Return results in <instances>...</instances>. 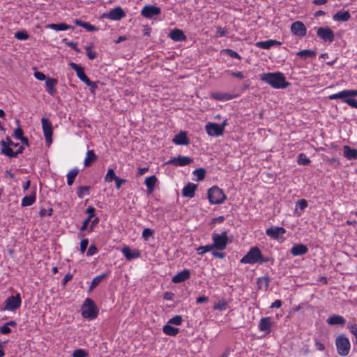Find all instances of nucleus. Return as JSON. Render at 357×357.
Masks as SVG:
<instances>
[{
	"label": "nucleus",
	"mask_w": 357,
	"mask_h": 357,
	"mask_svg": "<svg viewBox=\"0 0 357 357\" xmlns=\"http://www.w3.org/2000/svg\"><path fill=\"white\" fill-rule=\"evenodd\" d=\"M259 79L276 89H286L290 85V83L286 81L284 75L281 72L262 73L259 75Z\"/></svg>",
	"instance_id": "obj_1"
},
{
	"label": "nucleus",
	"mask_w": 357,
	"mask_h": 357,
	"mask_svg": "<svg viewBox=\"0 0 357 357\" xmlns=\"http://www.w3.org/2000/svg\"><path fill=\"white\" fill-rule=\"evenodd\" d=\"M213 244L210 245H202V254L209 252L213 249H216L218 250H223L226 248L227 245L229 243V239L227 237V232L224 231L220 234H215L213 233L212 235Z\"/></svg>",
	"instance_id": "obj_2"
},
{
	"label": "nucleus",
	"mask_w": 357,
	"mask_h": 357,
	"mask_svg": "<svg viewBox=\"0 0 357 357\" xmlns=\"http://www.w3.org/2000/svg\"><path fill=\"white\" fill-rule=\"evenodd\" d=\"M82 316L89 320H93L96 319L99 314V310L94 303V301L90 298H86L82 305L81 308Z\"/></svg>",
	"instance_id": "obj_3"
},
{
	"label": "nucleus",
	"mask_w": 357,
	"mask_h": 357,
	"mask_svg": "<svg viewBox=\"0 0 357 357\" xmlns=\"http://www.w3.org/2000/svg\"><path fill=\"white\" fill-rule=\"evenodd\" d=\"M337 352L341 356H347L351 349L349 339L344 334L339 335L335 340Z\"/></svg>",
	"instance_id": "obj_4"
},
{
	"label": "nucleus",
	"mask_w": 357,
	"mask_h": 357,
	"mask_svg": "<svg viewBox=\"0 0 357 357\" xmlns=\"http://www.w3.org/2000/svg\"><path fill=\"white\" fill-rule=\"evenodd\" d=\"M227 197L222 189L213 186L208 190V199L211 204H220Z\"/></svg>",
	"instance_id": "obj_5"
},
{
	"label": "nucleus",
	"mask_w": 357,
	"mask_h": 357,
	"mask_svg": "<svg viewBox=\"0 0 357 357\" xmlns=\"http://www.w3.org/2000/svg\"><path fill=\"white\" fill-rule=\"evenodd\" d=\"M261 257V252L258 247H252L241 259L242 264H255L258 263Z\"/></svg>",
	"instance_id": "obj_6"
},
{
	"label": "nucleus",
	"mask_w": 357,
	"mask_h": 357,
	"mask_svg": "<svg viewBox=\"0 0 357 357\" xmlns=\"http://www.w3.org/2000/svg\"><path fill=\"white\" fill-rule=\"evenodd\" d=\"M69 66L70 68L76 72L77 77L84 83H85L87 86H91V90L93 91L96 85L94 82L90 80V79L86 76L84 73V68L75 63L70 62L69 63Z\"/></svg>",
	"instance_id": "obj_7"
},
{
	"label": "nucleus",
	"mask_w": 357,
	"mask_h": 357,
	"mask_svg": "<svg viewBox=\"0 0 357 357\" xmlns=\"http://www.w3.org/2000/svg\"><path fill=\"white\" fill-rule=\"evenodd\" d=\"M22 304V298L18 293L15 296H8L5 301L3 310L7 311H15L18 309Z\"/></svg>",
	"instance_id": "obj_8"
},
{
	"label": "nucleus",
	"mask_w": 357,
	"mask_h": 357,
	"mask_svg": "<svg viewBox=\"0 0 357 357\" xmlns=\"http://www.w3.org/2000/svg\"><path fill=\"white\" fill-rule=\"evenodd\" d=\"M265 232L271 239L282 241L284 240L283 236L286 233V229L282 227H272L266 229Z\"/></svg>",
	"instance_id": "obj_9"
},
{
	"label": "nucleus",
	"mask_w": 357,
	"mask_h": 357,
	"mask_svg": "<svg viewBox=\"0 0 357 357\" xmlns=\"http://www.w3.org/2000/svg\"><path fill=\"white\" fill-rule=\"evenodd\" d=\"M126 15V14L125 11L120 6H117L113 9H111L109 11V13L103 14L104 17L109 19L111 20H114V21L121 20Z\"/></svg>",
	"instance_id": "obj_10"
},
{
	"label": "nucleus",
	"mask_w": 357,
	"mask_h": 357,
	"mask_svg": "<svg viewBox=\"0 0 357 357\" xmlns=\"http://www.w3.org/2000/svg\"><path fill=\"white\" fill-rule=\"evenodd\" d=\"M317 36L325 42L332 43L334 40V33L328 27H319L317 30Z\"/></svg>",
	"instance_id": "obj_11"
},
{
	"label": "nucleus",
	"mask_w": 357,
	"mask_h": 357,
	"mask_svg": "<svg viewBox=\"0 0 357 357\" xmlns=\"http://www.w3.org/2000/svg\"><path fill=\"white\" fill-rule=\"evenodd\" d=\"M291 31L294 35L299 38H303L306 35L307 29L303 22L301 21H296L291 24Z\"/></svg>",
	"instance_id": "obj_12"
},
{
	"label": "nucleus",
	"mask_w": 357,
	"mask_h": 357,
	"mask_svg": "<svg viewBox=\"0 0 357 357\" xmlns=\"http://www.w3.org/2000/svg\"><path fill=\"white\" fill-rule=\"evenodd\" d=\"M42 128L44 137L49 143L52 142V123L46 118L41 119Z\"/></svg>",
	"instance_id": "obj_13"
},
{
	"label": "nucleus",
	"mask_w": 357,
	"mask_h": 357,
	"mask_svg": "<svg viewBox=\"0 0 357 357\" xmlns=\"http://www.w3.org/2000/svg\"><path fill=\"white\" fill-rule=\"evenodd\" d=\"M160 8L155 6H146L141 11V15L146 18H152L153 17L160 14Z\"/></svg>",
	"instance_id": "obj_14"
},
{
	"label": "nucleus",
	"mask_w": 357,
	"mask_h": 357,
	"mask_svg": "<svg viewBox=\"0 0 357 357\" xmlns=\"http://www.w3.org/2000/svg\"><path fill=\"white\" fill-rule=\"evenodd\" d=\"M205 128L206 132L209 136L218 137L223 134L222 128L220 127L218 123H208Z\"/></svg>",
	"instance_id": "obj_15"
},
{
	"label": "nucleus",
	"mask_w": 357,
	"mask_h": 357,
	"mask_svg": "<svg viewBox=\"0 0 357 357\" xmlns=\"http://www.w3.org/2000/svg\"><path fill=\"white\" fill-rule=\"evenodd\" d=\"M192 162V159L188 156H178L172 158L167 163L172 164L175 166L183 167L189 165Z\"/></svg>",
	"instance_id": "obj_16"
},
{
	"label": "nucleus",
	"mask_w": 357,
	"mask_h": 357,
	"mask_svg": "<svg viewBox=\"0 0 357 357\" xmlns=\"http://www.w3.org/2000/svg\"><path fill=\"white\" fill-rule=\"evenodd\" d=\"M326 323L329 326H344L346 323V319L341 315L333 314L328 317Z\"/></svg>",
	"instance_id": "obj_17"
},
{
	"label": "nucleus",
	"mask_w": 357,
	"mask_h": 357,
	"mask_svg": "<svg viewBox=\"0 0 357 357\" xmlns=\"http://www.w3.org/2000/svg\"><path fill=\"white\" fill-rule=\"evenodd\" d=\"M273 324L271 321V317H263L259 321V323L258 324V329L260 331H264L266 332V333H270L271 331V327L273 326Z\"/></svg>",
	"instance_id": "obj_18"
},
{
	"label": "nucleus",
	"mask_w": 357,
	"mask_h": 357,
	"mask_svg": "<svg viewBox=\"0 0 357 357\" xmlns=\"http://www.w3.org/2000/svg\"><path fill=\"white\" fill-rule=\"evenodd\" d=\"M121 252L127 260H132L139 258L141 255V253L139 250H131L128 246L123 247Z\"/></svg>",
	"instance_id": "obj_19"
},
{
	"label": "nucleus",
	"mask_w": 357,
	"mask_h": 357,
	"mask_svg": "<svg viewBox=\"0 0 357 357\" xmlns=\"http://www.w3.org/2000/svg\"><path fill=\"white\" fill-rule=\"evenodd\" d=\"M290 252L291 254L294 257L301 256L307 253L308 248L304 244L297 243L291 247Z\"/></svg>",
	"instance_id": "obj_20"
},
{
	"label": "nucleus",
	"mask_w": 357,
	"mask_h": 357,
	"mask_svg": "<svg viewBox=\"0 0 357 357\" xmlns=\"http://www.w3.org/2000/svg\"><path fill=\"white\" fill-rule=\"evenodd\" d=\"M198 185L193 183H188L182 190V195L185 197L192 198L195 196V191Z\"/></svg>",
	"instance_id": "obj_21"
},
{
	"label": "nucleus",
	"mask_w": 357,
	"mask_h": 357,
	"mask_svg": "<svg viewBox=\"0 0 357 357\" xmlns=\"http://www.w3.org/2000/svg\"><path fill=\"white\" fill-rule=\"evenodd\" d=\"M172 142L177 145H188L190 142L187 137V132L181 131L176 134L172 139Z\"/></svg>",
	"instance_id": "obj_22"
},
{
	"label": "nucleus",
	"mask_w": 357,
	"mask_h": 357,
	"mask_svg": "<svg viewBox=\"0 0 357 357\" xmlns=\"http://www.w3.org/2000/svg\"><path fill=\"white\" fill-rule=\"evenodd\" d=\"M57 83L58 80L52 77H47L45 80L46 91L50 96H54L56 93L55 86Z\"/></svg>",
	"instance_id": "obj_23"
},
{
	"label": "nucleus",
	"mask_w": 357,
	"mask_h": 357,
	"mask_svg": "<svg viewBox=\"0 0 357 357\" xmlns=\"http://www.w3.org/2000/svg\"><path fill=\"white\" fill-rule=\"evenodd\" d=\"M36 200V187L31 191V195L24 197L22 199L21 205L22 206H29L35 203Z\"/></svg>",
	"instance_id": "obj_24"
},
{
	"label": "nucleus",
	"mask_w": 357,
	"mask_h": 357,
	"mask_svg": "<svg viewBox=\"0 0 357 357\" xmlns=\"http://www.w3.org/2000/svg\"><path fill=\"white\" fill-rule=\"evenodd\" d=\"M212 97L219 101H227L236 98L237 96L229 93L215 92L212 93Z\"/></svg>",
	"instance_id": "obj_25"
},
{
	"label": "nucleus",
	"mask_w": 357,
	"mask_h": 357,
	"mask_svg": "<svg viewBox=\"0 0 357 357\" xmlns=\"http://www.w3.org/2000/svg\"><path fill=\"white\" fill-rule=\"evenodd\" d=\"M190 273L188 269H184L182 271L175 275L172 280L174 283H180L190 278Z\"/></svg>",
	"instance_id": "obj_26"
},
{
	"label": "nucleus",
	"mask_w": 357,
	"mask_h": 357,
	"mask_svg": "<svg viewBox=\"0 0 357 357\" xmlns=\"http://www.w3.org/2000/svg\"><path fill=\"white\" fill-rule=\"evenodd\" d=\"M98 159L97 155L95 153L93 150H88L86 153V157L84 158V166L86 167H91L93 162H95Z\"/></svg>",
	"instance_id": "obj_27"
},
{
	"label": "nucleus",
	"mask_w": 357,
	"mask_h": 357,
	"mask_svg": "<svg viewBox=\"0 0 357 357\" xmlns=\"http://www.w3.org/2000/svg\"><path fill=\"white\" fill-rule=\"evenodd\" d=\"M46 28L50 29L56 31H66V30H73L74 27L71 25H68L66 23H59V24H49L46 25Z\"/></svg>",
	"instance_id": "obj_28"
},
{
	"label": "nucleus",
	"mask_w": 357,
	"mask_h": 357,
	"mask_svg": "<svg viewBox=\"0 0 357 357\" xmlns=\"http://www.w3.org/2000/svg\"><path fill=\"white\" fill-rule=\"evenodd\" d=\"M343 155L348 160L357 159V149H351L349 146L345 145L343 147Z\"/></svg>",
	"instance_id": "obj_29"
},
{
	"label": "nucleus",
	"mask_w": 357,
	"mask_h": 357,
	"mask_svg": "<svg viewBox=\"0 0 357 357\" xmlns=\"http://www.w3.org/2000/svg\"><path fill=\"white\" fill-rule=\"evenodd\" d=\"M351 18L349 11H339L333 16V20L335 22H347Z\"/></svg>",
	"instance_id": "obj_30"
},
{
	"label": "nucleus",
	"mask_w": 357,
	"mask_h": 357,
	"mask_svg": "<svg viewBox=\"0 0 357 357\" xmlns=\"http://www.w3.org/2000/svg\"><path fill=\"white\" fill-rule=\"evenodd\" d=\"M169 37L172 40L176 42L185 40L186 38L183 31L178 29L172 30L169 33Z\"/></svg>",
	"instance_id": "obj_31"
},
{
	"label": "nucleus",
	"mask_w": 357,
	"mask_h": 357,
	"mask_svg": "<svg viewBox=\"0 0 357 357\" xmlns=\"http://www.w3.org/2000/svg\"><path fill=\"white\" fill-rule=\"evenodd\" d=\"M275 45H280V43L275 40H268L266 41L257 42L255 46L259 48L268 50Z\"/></svg>",
	"instance_id": "obj_32"
},
{
	"label": "nucleus",
	"mask_w": 357,
	"mask_h": 357,
	"mask_svg": "<svg viewBox=\"0 0 357 357\" xmlns=\"http://www.w3.org/2000/svg\"><path fill=\"white\" fill-rule=\"evenodd\" d=\"M1 145L2 146V150L1 153L10 157V158H15L17 156V153H15V151H13V150L7 146V143L6 141H1Z\"/></svg>",
	"instance_id": "obj_33"
},
{
	"label": "nucleus",
	"mask_w": 357,
	"mask_h": 357,
	"mask_svg": "<svg viewBox=\"0 0 357 357\" xmlns=\"http://www.w3.org/2000/svg\"><path fill=\"white\" fill-rule=\"evenodd\" d=\"M74 23L75 24L86 29L88 31H95L98 30L97 27L94 26L89 22H83L79 19H75L74 20Z\"/></svg>",
	"instance_id": "obj_34"
},
{
	"label": "nucleus",
	"mask_w": 357,
	"mask_h": 357,
	"mask_svg": "<svg viewBox=\"0 0 357 357\" xmlns=\"http://www.w3.org/2000/svg\"><path fill=\"white\" fill-rule=\"evenodd\" d=\"M296 55L303 59H306L307 58H314L317 53L312 50H303L296 52Z\"/></svg>",
	"instance_id": "obj_35"
},
{
	"label": "nucleus",
	"mask_w": 357,
	"mask_h": 357,
	"mask_svg": "<svg viewBox=\"0 0 357 357\" xmlns=\"http://www.w3.org/2000/svg\"><path fill=\"white\" fill-rule=\"evenodd\" d=\"M162 331L167 335L176 336L178 333L179 329L178 328L172 326L170 324H167L163 326Z\"/></svg>",
	"instance_id": "obj_36"
},
{
	"label": "nucleus",
	"mask_w": 357,
	"mask_h": 357,
	"mask_svg": "<svg viewBox=\"0 0 357 357\" xmlns=\"http://www.w3.org/2000/svg\"><path fill=\"white\" fill-rule=\"evenodd\" d=\"M157 178L155 176H151L146 178L144 183L148 188L149 193L152 192L154 190Z\"/></svg>",
	"instance_id": "obj_37"
},
{
	"label": "nucleus",
	"mask_w": 357,
	"mask_h": 357,
	"mask_svg": "<svg viewBox=\"0 0 357 357\" xmlns=\"http://www.w3.org/2000/svg\"><path fill=\"white\" fill-rule=\"evenodd\" d=\"M259 289L266 291L269 286V279L268 277H261L258 278L257 282Z\"/></svg>",
	"instance_id": "obj_38"
},
{
	"label": "nucleus",
	"mask_w": 357,
	"mask_h": 357,
	"mask_svg": "<svg viewBox=\"0 0 357 357\" xmlns=\"http://www.w3.org/2000/svg\"><path fill=\"white\" fill-rule=\"evenodd\" d=\"M79 174V169L77 168H74L71 169L67 174V183L68 185H72L75 181V179L77 174Z\"/></svg>",
	"instance_id": "obj_39"
},
{
	"label": "nucleus",
	"mask_w": 357,
	"mask_h": 357,
	"mask_svg": "<svg viewBox=\"0 0 357 357\" xmlns=\"http://www.w3.org/2000/svg\"><path fill=\"white\" fill-rule=\"evenodd\" d=\"M228 304V301L225 299L218 300L216 303H215L213 309L219 311H224L227 309Z\"/></svg>",
	"instance_id": "obj_40"
},
{
	"label": "nucleus",
	"mask_w": 357,
	"mask_h": 357,
	"mask_svg": "<svg viewBox=\"0 0 357 357\" xmlns=\"http://www.w3.org/2000/svg\"><path fill=\"white\" fill-rule=\"evenodd\" d=\"M106 276H107V274L103 273V274L96 275V277H94L91 281L90 289H92L96 288L98 285H99V284L102 282V280L105 278H106Z\"/></svg>",
	"instance_id": "obj_41"
},
{
	"label": "nucleus",
	"mask_w": 357,
	"mask_h": 357,
	"mask_svg": "<svg viewBox=\"0 0 357 357\" xmlns=\"http://www.w3.org/2000/svg\"><path fill=\"white\" fill-rule=\"evenodd\" d=\"M328 98L330 100L342 99V100L345 98H348L347 89L337 93L331 94L328 96Z\"/></svg>",
	"instance_id": "obj_42"
},
{
	"label": "nucleus",
	"mask_w": 357,
	"mask_h": 357,
	"mask_svg": "<svg viewBox=\"0 0 357 357\" xmlns=\"http://www.w3.org/2000/svg\"><path fill=\"white\" fill-rule=\"evenodd\" d=\"M221 53L223 54H227L230 57L237 59L238 60L241 59V55L231 49H224L221 51Z\"/></svg>",
	"instance_id": "obj_43"
},
{
	"label": "nucleus",
	"mask_w": 357,
	"mask_h": 357,
	"mask_svg": "<svg viewBox=\"0 0 357 357\" xmlns=\"http://www.w3.org/2000/svg\"><path fill=\"white\" fill-rule=\"evenodd\" d=\"M310 162V159L303 153H299L297 159V163L300 165H307Z\"/></svg>",
	"instance_id": "obj_44"
},
{
	"label": "nucleus",
	"mask_w": 357,
	"mask_h": 357,
	"mask_svg": "<svg viewBox=\"0 0 357 357\" xmlns=\"http://www.w3.org/2000/svg\"><path fill=\"white\" fill-rule=\"evenodd\" d=\"M89 186H80L78 188L77 194L79 198H83L85 195H88L89 194Z\"/></svg>",
	"instance_id": "obj_45"
},
{
	"label": "nucleus",
	"mask_w": 357,
	"mask_h": 357,
	"mask_svg": "<svg viewBox=\"0 0 357 357\" xmlns=\"http://www.w3.org/2000/svg\"><path fill=\"white\" fill-rule=\"evenodd\" d=\"M116 177L114 170L113 169H109L105 177V181L106 182H111L114 181Z\"/></svg>",
	"instance_id": "obj_46"
},
{
	"label": "nucleus",
	"mask_w": 357,
	"mask_h": 357,
	"mask_svg": "<svg viewBox=\"0 0 357 357\" xmlns=\"http://www.w3.org/2000/svg\"><path fill=\"white\" fill-rule=\"evenodd\" d=\"M29 37V35L26 31H19L15 33V38L18 40H27Z\"/></svg>",
	"instance_id": "obj_47"
},
{
	"label": "nucleus",
	"mask_w": 357,
	"mask_h": 357,
	"mask_svg": "<svg viewBox=\"0 0 357 357\" xmlns=\"http://www.w3.org/2000/svg\"><path fill=\"white\" fill-rule=\"evenodd\" d=\"M182 321L183 319L181 315H176L168 321V324L179 326L181 324Z\"/></svg>",
	"instance_id": "obj_48"
},
{
	"label": "nucleus",
	"mask_w": 357,
	"mask_h": 357,
	"mask_svg": "<svg viewBox=\"0 0 357 357\" xmlns=\"http://www.w3.org/2000/svg\"><path fill=\"white\" fill-rule=\"evenodd\" d=\"M85 50L86 52V55L90 60H93L97 57L96 52L95 51H93L91 47H85Z\"/></svg>",
	"instance_id": "obj_49"
},
{
	"label": "nucleus",
	"mask_w": 357,
	"mask_h": 357,
	"mask_svg": "<svg viewBox=\"0 0 357 357\" xmlns=\"http://www.w3.org/2000/svg\"><path fill=\"white\" fill-rule=\"evenodd\" d=\"M88 352L84 349H76L74 351L73 354V357H87Z\"/></svg>",
	"instance_id": "obj_50"
},
{
	"label": "nucleus",
	"mask_w": 357,
	"mask_h": 357,
	"mask_svg": "<svg viewBox=\"0 0 357 357\" xmlns=\"http://www.w3.org/2000/svg\"><path fill=\"white\" fill-rule=\"evenodd\" d=\"M307 206V202L305 199H300L298 200L297 202H296V208H299L300 210L301 211H303L305 208H306Z\"/></svg>",
	"instance_id": "obj_51"
},
{
	"label": "nucleus",
	"mask_w": 357,
	"mask_h": 357,
	"mask_svg": "<svg viewBox=\"0 0 357 357\" xmlns=\"http://www.w3.org/2000/svg\"><path fill=\"white\" fill-rule=\"evenodd\" d=\"M343 102L347 103L349 106L357 109V100L348 98L343 100Z\"/></svg>",
	"instance_id": "obj_52"
},
{
	"label": "nucleus",
	"mask_w": 357,
	"mask_h": 357,
	"mask_svg": "<svg viewBox=\"0 0 357 357\" xmlns=\"http://www.w3.org/2000/svg\"><path fill=\"white\" fill-rule=\"evenodd\" d=\"M24 132L21 127L19 126L14 131L13 137L19 140H20L23 136Z\"/></svg>",
	"instance_id": "obj_53"
},
{
	"label": "nucleus",
	"mask_w": 357,
	"mask_h": 357,
	"mask_svg": "<svg viewBox=\"0 0 357 357\" xmlns=\"http://www.w3.org/2000/svg\"><path fill=\"white\" fill-rule=\"evenodd\" d=\"M52 213H53V209L52 208H50L48 209L41 208L39 211V215L41 217H44L46 215L51 216L52 215Z\"/></svg>",
	"instance_id": "obj_54"
},
{
	"label": "nucleus",
	"mask_w": 357,
	"mask_h": 357,
	"mask_svg": "<svg viewBox=\"0 0 357 357\" xmlns=\"http://www.w3.org/2000/svg\"><path fill=\"white\" fill-rule=\"evenodd\" d=\"M153 234V231L151 229L146 228L142 231V237L144 240H148V238Z\"/></svg>",
	"instance_id": "obj_55"
},
{
	"label": "nucleus",
	"mask_w": 357,
	"mask_h": 357,
	"mask_svg": "<svg viewBox=\"0 0 357 357\" xmlns=\"http://www.w3.org/2000/svg\"><path fill=\"white\" fill-rule=\"evenodd\" d=\"M347 328L349 330L350 333H352L354 336L357 335V324L354 323H349L347 324Z\"/></svg>",
	"instance_id": "obj_56"
},
{
	"label": "nucleus",
	"mask_w": 357,
	"mask_h": 357,
	"mask_svg": "<svg viewBox=\"0 0 357 357\" xmlns=\"http://www.w3.org/2000/svg\"><path fill=\"white\" fill-rule=\"evenodd\" d=\"M227 73L231 75L232 77H237L239 79H243L245 78L243 73L241 71L234 72L232 70H228Z\"/></svg>",
	"instance_id": "obj_57"
},
{
	"label": "nucleus",
	"mask_w": 357,
	"mask_h": 357,
	"mask_svg": "<svg viewBox=\"0 0 357 357\" xmlns=\"http://www.w3.org/2000/svg\"><path fill=\"white\" fill-rule=\"evenodd\" d=\"M89 244V240L87 238H84L80 242V252L82 253H84L87 246Z\"/></svg>",
	"instance_id": "obj_58"
},
{
	"label": "nucleus",
	"mask_w": 357,
	"mask_h": 357,
	"mask_svg": "<svg viewBox=\"0 0 357 357\" xmlns=\"http://www.w3.org/2000/svg\"><path fill=\"white\" fill-rule=\"evenodd\" d=\"M227 33V31L225 28H222L220 26H218L216 28V34L218 37H223V36H226Z\"/></svg>",
	"instance_id": "obj_59"
},
{
	"label": "nucleus",
	"mask_w": 357,
	"mask_h": 357,
	"mask_svg": "<svg viewBox=\"0 0 357 357\" xmlns=\"http://www.w3.org/2000/svg\"><path fill=\"white\" fill-rule=\"evenodd\" d=\"M34 77L36 79L40 80V81H43V80L47 79L45 75L43 73L40 72V71H36L34 73Z\"/></svg>",
	"instance_id": "obj_60"
},
{
	"label": "nucleus",
	"mask_w": 357,
	"mask_h": 357,
	"mask_svg": "<svg viewBox=\"0 0 357 357\" xmlns=\"http://www.w3.org/2000/svg\"><path fill=\"white\" fill-rule=\"evenodd\" d=\"M98 252V248L94 245H91L86 252L87 256H93Z\"/></svg>",
	"instance_id": "obj_61"
},
{
	"label": "nucleus",
	"mask_w": 357,
	"mask_h": 357,
	"mask_svg": "<svg viewBox=\"0 0 357 357\" xmlns=\"http://www.w3.org/2000/svg\"><path fill=\"white\" fill-rule=\"evenodd\" d=\"M314 345H315L316 349L318 351H323L324 350H325L326 347H325L324 344L321 342L317 339H316L315 341H314Z\"/></svg>",
	"instance_id": "obj_62"
},
{
	"label": "nucleus",
	"mask_w": 357,
	"mask_h": 357,
	"mask_svg": "<svg viewBox=\"0 0 357 357\" xmlns=\"http://www.w3.org/2000/svg\"><path fill=\"white\" fill-rule=\"evenodd\" d=\"M211 251V254L214 257L218 258V259H223L225 257V253L218 251V250H213V249Z\"/></svg>",
	"instance_id": "obj_63"
},
{
	"label": "nucleus",
	"mask_w": 357,
	"mask_h": 357,
	"mask_svg": "<svg viewBox=\"0 0 357 357\" xmlns=\"http://www.w3.org/2000/svg\"><path fill=\"white\" fill-rule=\"evenodd\" d=\"M11 332V329L7 324L3 325L0 327V333L2 334H9Z\"/></svg>",
	"instance_id": "obj_64"
}]
</instances>
